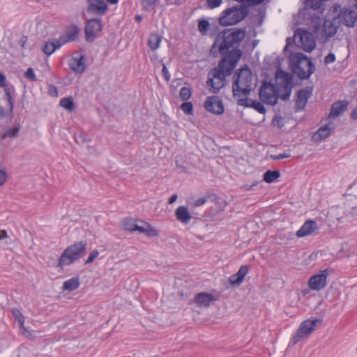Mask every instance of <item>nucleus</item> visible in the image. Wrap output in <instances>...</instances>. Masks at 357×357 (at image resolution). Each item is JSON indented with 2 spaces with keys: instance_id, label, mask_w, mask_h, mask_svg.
Wrapping results in <instances>:
<instances>
[{
  "instance_id": "f257e3e1",
  "label": "nucleus",
  "mask_w": 357,
  "mask_h": 357,
  "mask_svg": "<svg viewBox=\"0 0 357 357\" xmlns=\"http://www.w3.org/2000/svg\"><path fill=\"white\" fill-rule=\"evenodd\" d=\"M245 35V28H229L219 32L215 38L210 54L215 58L219 54L222 59L218 66L208 73L206 86L210 93H218L225 86L227 77L233 73L243 54L239 45Z\"/></svg>"
},
{
  "instance_id": "f03ea898",
  "label": "nucleus",
  "mask_w": 357,
  "mask_h": 357,
  "mask_svg": "<svg viewBox=\"0 0 357 357\" xmlns=\"http://www.w3.org/2000/svg\"><path fill=\"white\" fill-rule=\"evenodd\" d=\"M291 73L284 70L278 64V70H276L275 77L276 79H282L280 83V87L284 89L282 96L291 97L293 88L296 86L294 75H296L300 80L304 81L310 79L315 72V63L307 54L303 52L291 53L289 58Z\"/></svg>"
},
{
  "instance_id": "7ed1b4c3",
  "label": "nucleus",
  "mask_w": 357,
  "mask_h": 357,
  "mask_svg": "<svg viewBox=\"0 0 357 357\" xmlns=\"http://www.w3.org/2000/svg\"><path fill=\"white\" fill-rule=\"evenodd\" d=\"M252 73L247 64L236 70L234 74L232 82L234 97L241 96L248 97L252 91Z\"/></svg>"
},
{
  "instance_id": "20e7f679",
  "label": "nucleus",
  "mask_w": 357,
  "mask_h": 357,
  "mask_svg": "<svg viewBox=\"0 0 357 357\" xmlns=\"http://www.w3.org/2000/svg\"><path fill=\"white\" fill-rule=\"evenodd\" d=\"M86 245V241H81L68 245L61 253L55 266L63 268L79 260L85 255Z\"/></svg>"
},
{
  "instance_id": "39448f33",
  "label": "nucleus",
  "mask_w": 357,
  "mask_h": 357,
  "mask_svg": "<svg viewBox=\"0 0 357 357\" xmlns=\"http://www.w3.org/2000/svg\"><path fill=\"white\" fill-rule=\"evenodd\" d=\"M249 14L248 6L235 5L223 10L218 18L220 25L229 26L236 25L244 20Z\"/></svg>"
},
{
  "instance_id": "423d86ee",
  "label": "nucleus",
  "mask_w": 357,
  "mask_h": 357,
  "mask_svg": "<svg viewBox=\"0 0 357 357\" xmlns=\"http://www.w3.org/2000/svg\"><path fill=\"white\" fill-rule=\"evenodd\" d=\"M122 225L124 230L144 234L149 238L155 237L159 235L158 231L149 222L141 219L126 217L122 220Z\"/></svg>"
},
{
  "instance_id": "0eeeda50",
  "label": "nucleus",
  "mask_w": 357,
  "mask_h": 357,
  "mask_svg": "<svg viewBox=\"0 0 357 357\" xmlns=\"http://www.w3.org/2000/svg\"><path fill=\"white\" fill-rule=\"evenodd\" d=\"M322 322L323 318L308 319L302 321L290 340L289 346H294L302 339L308 337L315 331L317 324Z\"/></svg>"
},
{
  "instance_id": "6e6552de",
  "label": "nucleus",
  "mask_w": 357,
  "mask_h": 357,
  "mask_svg": "<svg viewBox=\"0 0 357 357\" xmlns=\"http://www.w3.org/2000/svg\"><path fill=\"white\" fill-rule=\"evenodd\" d=\"M103 28L101 18L93 17L88 20L84 26L85 40L88 43H93L100 36L99 33Z\"/></svg>"
},
{
  "instance_id": "1a4fd4ad",
  "label": "nucleus",
  "mask_w": 357,
  "mask_h": 357,
  "mask_svg": "<svg viewBox=\"0 0 357 357\" xmlns=\"http://www.w3.org/2000/svg\"><path fill=\"white\" fill-rule=\"evenodd\" d=\"M329 274L328 268L319 271L312 275L308 280V287L311 290L319 291L324 289L327 284V278Z\"/></svg>"
},
{
  "instance_id": "9d476101",
  "label": "nucleus",
  "mask_w": 357,
  "mask_h": 357,
  "mask_svg": "<svg viewBox=\"0 0 357 357\" xmlns=\"http://www.w3.org/2000/svg\"><path fill=\"white\" fill-rule=\"evenodd\" d=\"M204 109L213 114L222 115L225 113V105L222 99L218 96H211L204 102Z\"/></svg>"
},
{
  "instance_id": "9b49d317",
  "label": "nucleus",
  "mask_w": 357,
  "mask_h": 357,
  "mask_svg": "<svg viewBox=\"0 0 357 357\" xmlns=\"http://www.w3.org/2000/svg\"><path fill=\"white\" fill-rule=\"evenodd\" d=\"M295 34L298 36L305 52L310 53L315 49L316 43L314 40L313 35L307 29L298 28L295 31Z\"/></svg>"
},
{
  "instance_id": "f8f14e48",
  "label": "nucleus",
  "mask_w": 357,
  "mask_h": 357,
  "mask_svg": "<svg viewBox=\"0 0 357 357\" xmlns=\"http://www.w3.org/2000/svg\"><path fill=\"white\" fill-rule=\"evenodd\" d=\"M86 55L84 53L77 54L68 61L70 69L76 74H82L86 68Z\"/></svg>"
},
{
  "instance_id": "ddd939ff",
  "label": "nucleus",
  "mask_w": 357,
  "mask_h": 357,
  "mask_svg": "<svg viewBox=\"0 0 357 357\" xmlns=\"http://www.w3.org/2000/svg\"><path fill=\"white\" fill-rule=\"evenodd\" d=\"M313 87L299 89L296 93L295 109L296 112L304 109L309 98L312 95Z\"/></svg>"
},
{
  "instance_id": "4468645a",
  "label": "nucleus",
  "mask_w": 357,
  "mask_h": 357,
  "mask_svg": "<svg viewBox=\"0 0 357 357\" xmlns=\"http://www.w3.org/2000/svg\"><path fill=\"white\" fill-rule=\"evenodd\" d=\"M86 3L88 13L102 16L108 10V6L104 0H86Z\"/></svg>"
},
{
  "instance_id": "2eb2a0df",
  "label": "nucleus",
  "mask_w": 357,
  "mask_h": 357,
  "mask_svg": "<svg viewBox=\"0 0 357 357\" xmlns=\"http://www.w3.org/2000/svg\"><path fill=\"white\" fill-rule=\"evenodd\" d=\"M250 271L249 265H242L238 272L229 278V282L231 287H239L245 280V277Z\"/></svg>"
},
{
  "instance_id": "dca6fc26",
  "label": "nucleus",
  "mask_w": 357,
  "mask_h": 357,
  "mask_svg": "<svg viewBox=\"0 0 357 357\" xmlns=\"http://www.w3.org/2000/svg\"><path fill=\"white\" fill-rule=\"evenodd\" d=\"M79 31L80 29L77 25L71 24L66 27L64 36L61 35L59 40L62 43V45L68 42L75 41L78 38Z\"/></svg>"
},
{
  "instance_id": "f3484780",
  "label": "nucleus",
  "mask_w": 357,
  "mask_h": 357,
  "mask_svg": "<svg viewBox=\"0 0 357 357\" xmlns=\"http://www.w3.org/2000/svg\"><path fill=\"white\" fill-rule=\"evenodd\" d=\"M259 100L268 105L275 106L278 101V99H280L283 101H288L290 98L287 96L284 98L282 95L281 96H275L273 93H270L267 91H259Z\"/></svg>"
},
{
  "instance_id": "a211bd4d",
  "label": "nucleus",
  "mask_w": 357,
  "mask_h": 357,
  "mask_svg": "<svg viewBox=\"0 0 357 357\" xmlns=\"http://www.w3.org/2000/svg\"><path fill=\"white\" fill-rule=\"evenodd\" d=\"M214 301H215V296L212 294L205 291L196 294L193 298V302L199 307H208Z\"/></svg>"
},
{
  "instance_id": "6ab92c4d",
  "label": "nucleus",
  "mask_w": 357,
  "mask_h": 357,
  "mask_svg": "<svg viewBox=\"0 0 357 357\" xmlns=\"http://www.w3.org/2000/svg\"><path fill=\"white\" fill-rule=\"evenodd\" d=\"M317 229V224L313 220H308L304 222L301 227L296 231V235L298 238L312 234Z\"/></svg>"
},
{
  "instance_id": "aec40b11",
  "label": "nucleus",
  "mask_w": 357,
  "mask_h": 357,
  "mask_svg": "<svg viewBox=\"0 0 357 357\" xmlns=\"http://www.w3.org/2000/svg\"><path fill=\"white\" fill-rule=\"evenodd\" d=\"M348 104L346 100L333 102L330 109V115L334 118L338 117L347 109Z\"/></svg>"
},
{
  "instance_id": "412c9836",
  "label": "nucleus",
  "mask_w": 357,
  "mask_h": 357,
  "mask_svg": "<svg viewBox=\"0 0 357 357\" xmlns=\"http://www.w3.org/2000/svg\"><path fill=\"white\" fill-rule=\"evenodd\" d=\"M175 216L177 220L183 224H188L192 218L188 208L185 206H180L176 209Z\"/></svg>"
},
{
  "instance_id": "4be33fe9",
  "label": "nucleus",
  "mask_w": 357,
  "mask_h": 357,
  "mask_svg": "<svg viewBox=\"0 0 357 357\" xmlns=\"http://www.w3.org/2000/svg\"><path fill=\"white\" fill-rule=\"evenodd\" d=\"M338 29V26H336L333 22L325 20L322 26L321 33L328 40L334 36Z\"/></svg>"
},
{
  "instance_id": "5701e85b",
  "label": "nucleus",
  "mask_w": 357,
  "mask_h": 357,
  "mask_svg": "<svg viewBox=\"0 0 357 357\" xmlns=\"http://www.w3.org/2000/svg\"><path fill=\"white\" fill-rule=\"evenodd\" d=\"M332 129L329 124L321 126L315 132L313 133L312 139L314 142H320L330 136Z\"/></svg>"
},
{
  "instance_id": "b1692460",
  "label": "nucleus",
  "mask_w": 357,
  "mask_h": 357,
  "mask_svg": "<svg viewBox=\"0 0 357 357\" xmlns=\"http://www.w3.org/2000/svg\"><path fill=\"white\" fill-rule=\"evenodd\" d=\"M62 46V43L58 39H53L46 42L42 47V51L47 56L51 55L56 50H59Z\"/></svg>"
},
{
  "instance_id": "393cba45",
  "label": "nucleus",
  "mask_w": 357,
  "mask_h": 357,
  "mask_svg": "<svg viewBox=\"0 0 357 357\" xmlns=\"http://www.w3.org/2000/svg\"><path fill=\"white\" fill-rule=\"evenodd\" d=\"M21 129V126L20 123L14 126L12 128H8L6 129L0 135L1 140H5L7 138H16L19 136V132Z\"/></svg>"
},
{
  "instance_id": "a878e982",
  "label": "nucleus",
  "mask_w": 357,
  "mask_h": 357,
  "mask_svg": "<svg viewBox=\"0 0 357 357\" xmlns=\"http://www.w3.org/2000/svg\"><path fill=\"white\" fill-rule=\"evenodd\" d=\"M355 11L352 9H347L344 8L343 9H341L340 10L339 13V17L342 18L343 24L347 26L351 27L350 25H348L349 24L350 20L352 21L354 19Z\"/></svg>"
},
{
  "instance_id": "bb28decb",
  "label": "nucleus",
  "mask_w": 357,
  "mask_h": 357,
  "mask_svg": "<svg viewBox=\"0 0 357 357\" xmlns=\"http://www.w3.org/2000/svg\"><path fill=\"white\" fill-rule=\"evenodd\" d=\"M281 176L280 172L278 169H268L263 174V181L267 183H272L276 181Z\"/></svg>"
},
{
  "instance_id": "cd10ccee",
  "label": "nucleus",
  "mask_w": 357,
  "mask_h": 357,
  "mask_svg": "<svg viewBox=\"0 0 357 357\" xmlns=\"http://www.w3.org/2000/svg\"><path fill=\"white\" fill-rule=\"evenodd\" d=\"M3 91L5 94L3 97V99L8 103V114L10 118H12L14 110V99L12 96L11 91L9 87L3 89Z\"/></svg>"
},
{
  "instance_id": "c85d7f7f",
  "label": "nucleus",
  "mask_w": 357,
  "mask_h": 357,
  "mask_svg": "<svg viewBox=\"0 0 357 357\" xmlns=\"http://www.w3.org/2000/svg\"><path fill=\"white\" fill-rule=\"evenodd\" d=\"M80 285L79 279L77 277L72 278L63 283L64 291H73L79 288Z\"/></svg>"
},
{
  "instance_id": "c756f323",
  "label": "nucleus",
  "mask_w": 357,
  "mask_h": 357,
  "mask_svg": "<svg viewBox=\"0 0 357 357\" xmlns=\"http://www.w3.org/2000/svg\"><path fill=\"white\" fill-rule=\"evenodd\" d=\"M302 10H304V8L303 9H300L298 13H300V11H302ZM307 10H305V15H303V14L300 15V13H298V17L300 18H303V19L311 17L312 22H314L316 24L314 25L315 31H317L319 29L320 25H321L320 15L319 14H315V13H314L313 15H311L310 13H307Z\"/></svg>"
},
{
  "instance_id": "7c9ffc66",
  "label": "nucleus",
  "mask_w": 357,
  "mask_h": 357,
  "mask_svg": "<svg viewBox=\"0 0 357 357\" xmlns=\"http://www.w3.org/2000/svg\"><path fill=\"white\" fill-rule=\"evenodd\" d=\"M208 197L211 202L214 203L217 206L219 211L224 210L227 205V202L223 198L219 197L215 193H208Z\"/></svg>"
},
{
  "instance_id": "2f4dec72",
  "label": "nucleus",
  "mask_w": 357,
  "mask_h": 357,
  "mask_svg": "<svg viewBox=\"0 0 357 357\" xmlns=\"http://www.w3.org/2000/svg\"><path fill=\"white\" fill-rule=\"evenodd\" d=\"M59 105L69 112L74 111L76 107L73 98L71 96L61 98L59 101Z\"/></svg>"
},
{
  "instance_id": "473e14b6",
  "label": "nucleus",
  "mask_w": 357,
  "mask_h": 357,
  "mask_svg": "<svg viewBox=\"0 0 357 357\" xmlns=\"http://www.w3.org/2000/svg\"><path fill=\"white\" fill-rule=\"evenodd\" d=\"M162 40V36L159 33H151L148 40V45L152 50L159 48Z\"/></svg>"
},
{
  "instance_id": "72a5a7b5",
  "label": "nucleus",
  "mask_w": 357,
  "mask_h": 357,
  "mask_svg": "<svg viewBox=\"0 0 357 357\" xmlns=\"http://www.w3.org/2000/svg\"><path fill=\"white\" fill-rule=\"evenodd\" d=\"M210 28V23L206 18H202L198 20V30L202 35L204 36L208 33Z\"/></svg>"
},
{
  "instance_id": "f704fd0d",
  "label": "nucleus",
  "mask_w": 357,
  "mask_h": 357,
  "mask_svg": "<svg viewBox=\"0 0 357 357\" xmlns=\"http://www.w3.org/2000/svg\"><path fill=\"white\" fill-rule=\"evenodd\" d=\"M181 109L188 115H192L194 114V106L190 101H184L180 106Z\"/></svg>"
},
{
  "instance_id": "c9c22d12",
  "label": "nucleus",
  "mask_w": 357,
  "mask_h": 357,
  "mask_svg": "<svg viewBox=\"0 0 357 357\" xmlns=\"http://www.w3.org/2000/svg\"><path fill=\"white\" fill-rule=\"evenodd\" d=\"M192 96V89L190 87L183 86L179 92V97L183 101L188 100Z\"/></svg>"
},
{
  "instance_id": "e433bc0d",
  "label": "nucleus",
  "mask_w": 357,
  "mask_h": 357,
  "mask_svg": "<svg viewBox=\"0 0 357 357\" xmlns=\"http://www.w3.org/2000/svg\"><path fill=\"white\" fill-rule=\"evenodd\" d=\"M256 101V100H252L251 98H248V97H245L244 98L238 99L237 104L245 107L252 108L253 103Z\"/></svg>"
},
{
  "instance_id": "4c0bfd02",
  "label": "nucleus",
  "mask_w": 357,
  "mask_h": 357,
  "mask_svg": "<svg viewBox=\"0 0 357 357\" xmlns=\"http://www.w3.org/2000/svg\"><path fill=\"white\" fill-rule=\"evenodd\" d=\"M11 314L13 317L15 321L20 322L22 320H25V317L17 307H13L10 310Z\"/></svg>"
},
{
  "instance_id": "58836bf2",
  "label": "nucleus",
  "mask_w": 357,
  "mask_h": 357,
  "mask_svg": "<svg viewBox=\"0 0 357 357\" xmlns=\"http://www.w3.org/2000/svg\"><path fill=\"white\" fill-rule=\"evenodd\" d=\"M24 77L29 79V81L32 82H36L38 81V79L36 77V75L34 73V70L33 68L29 67L26 69V70L24 73Z\"/></svg>"
},
{
  "instance_id": "ea45409f",
  "label": "nucleus",
  "mask_w": 357,
  "mask_h": 357,
  "mask_svg": "<svg viewBox=\"0 0 357 357\" xmlns=\"http://www.w3.org/2000/svg\"><path fill=\"white\" fill-rule=\"evenodd\" d=\"M264 103L261 102V101L257 100L253 103V107L255 110H256L257 112L261 114H265L266 112V109L265 106L264 105Z\"/></svg>"
},
{
  "instance_id": "a19ab883",
  "label": "nucleus",
  "mask_w": 357,
  "mask_h": 357,
  "mask_svg": "<svg viewBox=\"0 0 357 357\" xmlns=\"http://www.w3.org/2000/svg\"><path fill=\"white\" fill-rule=\"evenodd\" d=\"M280 84L273 83L271 82L269 89L272 91V93L275 96H281L282 93H280Z\"/></svg>"
},
{
  "instance_id": "79ce46f5",
  "label": "nucleus",
  "mask_w": 357,
  "mask_h": 357,
  "mask_svg": "<svg viewBox=\"0 0 357 357\" xmlns=\"http://www.w3.org/2000/svg\"><path fill=\"white\" fill-rule=\"evenodd\" d=\"M207 7L209 9H214L219 7L222 3V0H206Z\"/></svg>"
},
{
  "instance_id": "37998d69",
  "label": "nucleus",
  "mask_w": 357,
  "mask_h": 357,
  "mask_svg": "<svg viewBox=\"0 0 357 357\" xmlns=\"http://www.w3.org/2000/svg\"><path fill=\"white\" fill-rule=\"evenodd\" d=\"M99 255V252L97 250H94L89 253L87 259L85 261V264H91L93 262L96 258Z\"/></svg>"
},
{
  "instance_id": "c03bdc74",
  "label": "nucleus",
  "mask_w": 357,
  "mask_h": 357,
  "mask_svg": "<svg viewBox=\"0 0 357 357\" xmlns=\"http://www.w3.org/2000/svg\"><path fill=\"white\" fill-rule=\"evenodd\" d=\"M80 140L82 143L89 142H91V139L89 137V135L86 134L85 132H81L79 133L77 137H75V140L77 142H78V140Z\"/></svg>"
},
{
  "instance_id": "a18cd8bd",
  "label": "nucleus",
  "mask_w": 357,
  "mask_h": 357,
  "mask_svg": "<svg viewBox=\"0 0 357 357\" xmlns=\"http://www.w3.org/2000/svg\"><path fill=\"white\" fill-rule=\"evenodd\" d=\"M336 60V56L334 53L330 52L328 55H326L324 58V64L328 65L332 63H334Z\"/></svg>"
},
{
  "instance_id": "49530a36",
  "label": "nucleus",
  "mask_w": 357,
  "mask_h": 357,
  "mask_svg": "<svg viewBox=\"0 0 357 357\" xmlns=\"http://www.w3.org/2000/svg\"><path fill=\"white\" fill-rule=\"evenodd\" d=\"M8 178V173L5 169H0V187L3 185Z\"/></svg>"
},
{
  "instance_id": "de8ad7c7",
  "label": "nucleus",
  "mask_w": 357,
  "mask_h": 357,
  "mask_svg": "<svg viewBox=\"0 0 357 357\" xmlns=\"http://www.w3.org/2000/svg\"><path fill=\"white\" fill-rule=\"evenodd\" d=\"M291 155L290 153H288L287 152H284L282 153H280L279 155H271V158L274 160H282L284 158H290Z\"/></svg>"
},
{
  "instance_id": "09e8293b",
  "label": "nucleus",
  "mask_w": 357,
  "mask_h": 357,
  "mask_svg": "<svg viewBox=\"0 0 357 357\" xmlns=\"http://www.w3.org/2000/svg\"><path fill=\"white\" fill-rule=\"evenodd\" d=\"M156 1L157 0H143L142 1V5L145 10H149L155 5Z\"/></svg>"
},
{
  "instance_id": "8fccbe9b",
  "label": "nucleus",
  "mask_w": 357,
  "mask_h": 357,
  "mask_svg": "<svg viewBox=\"0 0 357 357\" xmlns=\"http://www.w3.org/2000/svg\"><path fill=\"white\" fill-rule=\"evenodd\" d=\"M161 73H162V77L165 78V79L167 82H169V79H170V77L171 76H170V74L169 73L168 68H167V67L166 66L165 64H162V68Z\"/></svg>"
},
{
  "instance_id": "3c124183",
  "label": "nucleus",
  "mask_w": 357,
  "mask_h": 357,
  "mask_svg": "<svg viewBox=\"0 0 357 357\" xmlns=\"http://www.w3.org/2000/svg\"><path fill=\"white\" fill-rule=\"evenodd\" d=\"M271 81H268L267 79H264L261 82V85L259 89V91H266L267 89H269Z\"/></svg>"
},
{
  "instance_id": "603ef678",
  "label": "nucleus",
  "mask_w": 357,
  "mask_h": 357,
  "mask_svg": "<svg viewBox=\"0 0 357 357\" xmlns=\"http://www.w3.org/2000/svg\"><path fill=\"white\" fill-rule=\"evenodd\" d=\"M208 199V194H207L206 196L200 197V198H198L197 199H196L194 202V206H202V205L204 204L207 202Z\"/></svg>"
},
{
  "instance_id": "864d4df0",
  "label": "nucleus",
  "mask_w": 357,
  "mask_h": 357,
  "mask_svg": "<svg viewBox=\"0 0 357 357\" xmlns=\"http://www.w3.org/2000/svg\"><path fill=\"white\" fill-rule=\"evenodd\" d=\"M347 216L351 217L354 220H357V205L351 206V210L348 212Z\"/></svg>"
},
{
  "instance_id": "5fc2aeb1",
  "label": "nucleus",
  "mask_w": 357,
  "mask_h": 357,
  "mask_svg": "<svg viewBox=\"0 0 357 357\" xmlns=\"http://www.w3.org/2000/svg\"><path fill=\"white\" fill-rule=\"evenodd\" d=\"M0 87L3 89L8 87L6 75L0 71Z\"/></svg>"
},
{
  "instance_id": "6e6d98bb",
  "label": "nucleus",
  "mask_w": 357,
  "mask_h": 357,
  "mask_svg": "<svg viewBox=\"0 0 357 357\" xmlns=\"http://www.w3.org/2000/svg\"><path fill=\"white\" fill-rule=\"evenodd\" d=\"M48 93L52 96H58V91L55 86L54 85H50L48 87Z\"/></svg>"
},
{
  "instance_id": "4d7b16f0",
  "label": "nucleus",
  "mask_w": 357,
  "mask_h": 357,
  "mask_svg": "<svg viewBox=\"0 0 357 357\" xmlns=\"http://www.w3.org/2000/svg\"><path fill=\"white\" fill-rule=\"evenodd\" d=\"M266 0H248V4L250 6H258L263 3Z\"/></svg>"
},
{
  "instance_id": "13d9d810",
  "label": "nucleus",
  "mask_w": 357,
  "mask_h": 357,
  "mask_svg": "<svg viewBox=\"0 0 357 357\" xmlns=\"http://www.w3.org/2000/svg\"><path fill=\"white\" fill-rule=\"evenodd\" d=\"M27 36H22L20 39L18 40V45H20L22 48H24L25 44L27 42Z\"/></svg>"
},
{
  "instance_id": "bf43d9fd",
  "label": "nucleus",
  "mask_w": 357,
  "mask_h": 357,
  "mask_svg": "<svg viewBox=\"0 0 357 357\" xmlns=\"http://www.w3.org/2000/svg\"><path fill=\"white\" fill-rule=\"evenodd\" d=\"M24 321L25 320H22L20 322H18L20 328L22 331L23 335H25L26 333H29V331L24 326Z\"/></svg>"
},
{
  "instance_id": "052dcab7",
  "label": "nucleus",
  "mask_w": 357,
  "mask_h": 357,
  "mask_svg": "<svg viewBox=\"0 0 357 357\" xmlns=\"http://www.w3.org/2000/svg\"><path fill=\"white\" fill-rule=\"evenodd\" d=\"M8 237L7 231L5 229L0 230V242Z\"/></svg>"
},
{
  "instance_id": "680f3d73",
  "label": "nucleus",
  "mask_w": 357,
  "mask_h": 357,
  "mask_svg": "<svg viewBox=\"0 0 357 357\" xmlns=\"http://www.w3.org/2000/svg\"><path fill=\"white\" fill-rule=\"evenodd\" d=\"M258 183H259V182L256 181L251 185L245 184L243 185V188L246 190H250L253 188L254 186L257 185Z\"/></svg>"
},
{
  "instance_id": "e2e57ef3",
  "label": "nucleus",
  "mask_w": 357,
  "mask_h": 357,
  "mask_svg": "<svg viewBox=\"0 0 357 357\" xmlns=\"http://www.w3.org/2000/svg\"><path fill=\"white\" fill-rule=\"evenodd\" d=\"M7 115H9L8 112L6 113L3 107L1 105H0V118L3 119Z\"/></svg>"
},
{
  "instance_id": "0e129e2a",
  "label": "nucleus",
  "mask_w": 357,
  "mask_h": 357,
  "mask_svg": "<svg viewBox=\"0 0 357 357\" xmlns=\"http://www.w3.org/2000/svg\"><path fill=\"white\" fill-rule=\"evenodd\" d=\"M178 198V196L176 194H174L172 195L168 199V203L170 204H172L173 203H174L176 199Z\"/></svg>"
},
{
  "instance_id": "69168bd1",
  "label": "nucleus",
  "mask_w": 357,
  "mask_h": 357,
  "mask_svg": "<svg viewBox=\"0 0 357 357\" xmlns=\"http://www.w3.org/2000/svg\"><path fill=\"white\" fill-rule=\"evenodd\" d=\"M354 16V19L352 20V21L350 20L349 24H348V25L351 26V28H353L355 26L356 22L357 21V13H355Z\"/></svg>"
},
{
  "instance_id": "338daca9",
  "label": "nucleus",
  "mask_w": 357,
  "mask_h": 357,
  "mask_svg": "<svg viewBox=\"0 0 357 357\" xmlns=\"http://www.w3.org/2000/svg\"><path fill=\"white\" fill-rule=\"evenodd\" d=\"M295 43V38H291V37H288L286 39V45L287 46H290L292 44Z\"/></svg>"
},
{
  "instance_id": "774afa93",
  "label": "nucleus",
  "mask_w": 357,
  "mask_h": 357,
  "mask_svg": "<svg viewBox=\"0 0 357 357\" xmlns=\"http://www.w3.org/2000/svg\"><path fill=\"white\" fill-rule=\"evenodd\" d=\"M350 116L351 119L357 120V107L351 112Z\"/></svg>"
}]
</instances>
